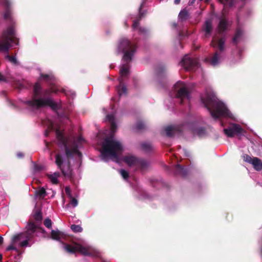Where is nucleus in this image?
I'll return each instance as SVG.
<instances>
[{
	"label": "nucleus",
	"instance_id": "1",
	"mask_svg": "<svg viewBox=\"0 0 262 262\" xmlns=\"http://www.w3.org/2000/svg\"><path fill=\"white\" fill-rule=\"evenodd\" d=\"M53 92L52 89H48L42 91L41 84L36 82L33 86L32 99L25 101V103L31 108L39 109L46 106H50L53 110L58 109L57 104L50 97Z\"/></svg>",
	"mask_w": 262,
	"mask_h": 262
},
{
	"label": "nucleus",
	"instance_id": "2",
	"mask_svg": "<svg viewBox=\"0 0 262 262\" xmlns=\"http://www.w3.org/2000/svg\"><path fill=\"white\" fill-rule=\"evenodd\" d=\"M202 102L210 112L214 119L221 117H230V112L225 105L219 101L212 91H207L205 97L201 98Z\"/></svg>",
	"mask_w": 262,
	"mask_h": 262
},
{
	"label": "nucleus",
	"instance_id": "3",
	"mask_svg": "<svg viewBox=\"0 0 262 262\" xmlns=\"http://www.w3.org/2000/svg\"><path fill=\"white\" fill-rule=\"evenodd\" d=\"M122 150V145L119 142L114 140L112 137L106 138L102 145V158L105 159L110 156L116 158L117 154L121 152Z\"/></svg>",
	"mask_w": 262,
	"mask_h": 262
},
{
	"label": "nucleus",
	"instance_id": "4",
	"mask_svg": "<svg viewBox=\"0 0 262 262\" xmlns=\"http://www.w3.org/2000/svg\"><path fill=\"white\" fill-rule=\"evenodd\" d=\"M119 49L124 53L123 59L127 62L132 60V57L136 52L137 46L135 42H132L127 38L123 37L119 40Z\"/></svg>",
	"mask_w": 262,
	"mask_h": 262
},
{
	"label": "nucleus",
	"instance_id": "5",
	"mask_svg": "<svg viewBox=\"0 0 262 262\" xmlns=\"http://www.w3.org/2000/svg\"><path fill=\"white\" fill-rule=\"evenodd\" d=\"M3 43H0V51L8 52L11 47L10 43L18 45V39L15 37V32L13 27H9L2 35Z\"/></svg>",
	"mask_w": 262,
	"mask_h": 262
},
{
	"label": "nucleus",
	"instance_id": "6",
	"mask_svg": "<svg viewBox=\"0 0 262 262\" xmlns=\"http://www.w3.org/2000/svg\"><path fill=\"white\" fill-rule=\"evenodd\" d=\"M55 132L59 145L64 147L68 158L72 157L74 154H77L79 156H81V153L79 151L77 145L74 144L71 148H69L67 144L68 140L63 133L59 129H56Z\"/></svg>",
	"mask_w": 262,
	"mask_h": 262
},
{
	"label": "nucleus",
	"instance_id": "7",
	"mask_svg": "<svg viewBox=\"0 0 262 262\" xmlns=\"http://www.w3.org/2000/svg\"><path fill=\"white\" fill-rule=\"evenodd\" d=\"M174 88L175 90L177 91V97L180 99L181 104L183 103L184 100H189L190 99V92L183 82L178 81L174 84Z\"/></svg>",
	"mask_w": 262,
	"mask_h": 262
},
{
	"label": "nucleus",
	"instance_id": "8",
	"mask_svg": "<svg viewBox=\"0 0 262 262\" xmlns=\"http://www.w3.org/2000/svg\"><path fill=\"white\" fill-rule=\"evenodd\" d=\"M224 134L230 138L233 137L234 136H240L244 131L242 126L236 123L231 124L227 128H224Z\"/></svg>",
	"mask_w": 262,
	"mask_h": 262
},
{
	"label": "nucleus",
	"instance_id": "9",
	"mask_svg": "<svg viewBox=\"0 0 262 262\" xmlns=\"http://www.w3.org/2000/svg\"><path fill=\"white\" fill-rule=\"evenodd\" d=\"M1 4L5 8L4 18L5 20L13 24V18L11 12V3L10 0H0Z\"/></svg>",
	"mask_w": 262,
	"mask_h": 262
},
{
	"label": "nucleus",
	"instance_id": "10",
	"mask_svg": "<svg viewBox=\"0 0 262 262\" xmlns=\"http://www.w3.org/2000/svg\"><path fill=\"white\" fill-rule=\"evenodd\" d=\"M182 66L187 71L193 70L199 66L197 60L191 58L187 55L184 57L181 61Z\"/></svg>",
	"mask_w": 262,
	"mask_h": 262
},
{
	"label": "nucleus",
	"instance_id": "11",
	"mask_svg": "<svg viewBox=\"0 0 262 262\" xmlns=\"http://www.w3.org/2000/svg\"><path fill=\"white\" fill-rule=\"evenodd\" d=\"M226 41V38L222 37L220 38H213L210 43V45L213 48H217L219 53H221L224 52L225 49V43Z\"/></svg>",
	"mask_w": 262,
	"mask_h": 262
},
{
	"label": "nucleus",
	"instance_id": "12",
	"mask_svg": "<svg viewBox=\"0 0 262 262\" xmlns=\"http://www.w3.org/2000/svg\"><path fill=\"white\" fill-rule=\"evenodd\" d=\"M167 137H172L174 135H181L182 133V127L179 125H170L164 128Z\"/></svg>",
	"mask_w": 262,
	"mask_h": 262
},
{
	"label": "nucleus",
	"instance_id": "13",
	"mask_svg": "<svg viewBox=\"0 0 262 262\" xmlns=\"http://www.w3.org/2000/svg\"><path fill=\"white\" fill-rule=\"evenodd\" d=\"M60 170L64 177L70 179L71 181L74 180V174L71 166L70 161H68L67 167H62L60 169Z\"/></svg>",
	"mask_w": 262,
	"mask_h": 262
},
{
	"label": "nucleus",
	"instance_id": "14",
	"mask_svg": "<svg viewBox=\"0 0 262 262\" xmlns=\"http://www.w3.org/2000/svg\"><path fill=\"white\" fill-rule=\"evenodd\" d=\"M150 166V163L149 161L143 159H139L137 164V168L139 169L142 172L146 171Z\"/></svg>",
	"mask_w": 262,
	"mask_h": 262
},
{
	"label": "nucleus",
	"instance_id": "15",
	"mask_svg": "<svg viewBox=\"0 0 262 262\" xmlns=\"http://www.w3.org/2000/svg\"><path fill=\"white\" fill-rule=\"evenodd\" d=\"M139 158H138L137 157L130 155H128L124 156L123 157V161L127 164L128 166L131 167L133 166H137L138 161L139 160Z\"/></svg>",
	"mask_w": 262,
	"mask_h": 262
},
{
	"label": "nucleus",
	"instance_id": "16",
	"mask_svg": "<svg viewBox=\"0 0 262 262\" xmlns=\"http://www.w3.org/2000/svg\"><path fill=\"white\" fill-rule=\"evenodd\" d=\"M221 58V53L219 51H216L211 57H208L205 58V61L209 62L213 66H215L219 63V60Z\"/></svg>",
	"mask_w": 262,
	"mask_h": 262
},
{
	"label": "nucleus",
	"instance_id": "17",
	"mask_svg": "<svg viewBox=\"0 0 262 262\" xmlns=\"http://www.w3.org/2000/svg\"><path fill=\"white\" fill-rule=\"evenodd\" d=\"M129 69V67L127 63L121 66L120 69V77L118 78V81L121 84L123 82V78L127 77Z\"/></svg>",
	"mask_w": 262,
	"mask_h": 262
},
{
	"label": "nucleus",
	"instance_id": "18",
	"mask_svg": "<svg viewBox=\"0 0 262 262\" xmlns=\"http://www.w3.org/2000/svg\"><path fill=\"white\" fill-rule=\"evenodd\" d=\"M203 30L205 32V36H209L212 32V21L210 19L206 20L203 26Z\"/></svg>",
	"mask_w": 262,
	"mask_h": 262
},
{
	"label": "nucleus",
	"instance_id": "19",
	"mask_svg": "<svg viewBox=\"0 0 262 262\" xmlns=\"http://www.w3.org/2000/svg\"><path fill=\"white\" fill-rule=\"evenodd\" d=\"M243 35V30L241 28H237L236 30L235 35L232 39L233 43L234 45H236L239 41Z\"/></svg>",
	"mask_w": 262,
	"mask_h": 262
},
{
	"label": "nucleus",
	"instance_id": "20",
	"mask_svg": "<svg viewBox=\"0 0 262 262\" xmlns=\"http://www.w3.org/2000/svg\"><path fill=\"white\" fill-rule=\"evenodd\" d=\"M251 164L253 165L254 169L256 171H260L262 169V161L257 157H253Z\"/></svg>",
	"mask_w": 262,
	"mask_h": 262
},
{
	"label": "nucleus",
	"instance_id": "21",
	"mask_svg": "<svg viewBox=\"0 0 262 262\" xmlns=\"http://www.w3.org/2000/svg\"><path fill=\"white\" fill-rule=\"evenodd\" d=\"M145 1L146 0H144V1H143L141 3V4L139 8V18H138L137 20H135L133 23L132 27L134 29H136L138 27L139 25V21L141 19V18L143 16V13L141 12V10H142V8L143 7V6L144 5Z\"/></svg>",
	"mask_w": 262,
	"mask_h": 262
},
{
	"label": "nucleus",
	"instance_id": "22",
	"mask_svg": "<svg viewBox=\"0 0 262 262\" xmlns=\"http://www.w3.org/2000/svg\"><path fill=\"white\" fill-rule=\"evenodd\" d=\"M63 233L58 230H52L51 232V237L54 240L60 241V238L63 237Z\"/></svg>",
	"mask_w": 262,
	"mask_h": 262
},
{
	"label": "nucleus",
	"instance_id": "23",
	"mask_svg": "<svg viewBox=\"0 0 262 262\" xmlns=\"http://www.w3.org/2000/svg\"><path fill=\"white\" fill-rule=\"evenodd\" d=\"M60 176V173L59 172H55L53 174H47V177L53 184H57L58 183V178Z\"/></svg>",
	"mask_w": 262,
	"mask_h": 262
},
{
	"label": "nucleus",
	"instance_id": "24",
	"mask_svg": "<svg viewBox=\"0 0 262 262\" xmlns=\"http://www.w3.org/2000/svg\"><path fill=\"white\" fill-rule=\"evenodd\" d=\"M193 133L199 137L202 138L206 135V128L204 127H199L194 129Z\"/></svg>",
	"mask_w": 262,
	"mask_h": 262
},
{
	"label": "nucleus",
	"instance_id": "25",
	"mask_svg": "<svg viewBox=\"0 0 262 262\" xmlns=\"http://www.w3.org/2000/svg\"><path fill=\"white\" fill-rule=\"evenodd\" d=\"M134 128L138 132L142 131L146 128V124L142 120H139L137 121Z\"/></svg>",
	"mask_w": 262,
	"mask_h": 262
},
{
	"label": "nucleus",
	"instance_id": "26",
	"mask_svg": "<svg viewBox=\"0 0 262 262\" xmlns=\"http://www.w3.org/2000/svg\"><path fill=\"white\" fill-rule=\"evenodd\" d=\"M77 252L81 253L82 254L86 256L91 255V252L90 250L81 245H77Z\"/></svg>",
	"mask_w": 262,
	"mask_h": 262
},
{
	"label": "nucleus",
	"instance_id": "27",
	"mask_svg": "<svg viewBox=\"0 0 262 262\" xmlns=\"http://www.w3.org/2000/svg\"><path fill=\"white\" fill-rule=\"evenodd\" d=\"M189 13L186 9H183L180 11L179 14V18L182 21H186L189 18Z\"/></svg>",
	"mask_w": 262,
	"mask_h": 262
},
{
	"label": "nucleus",
	"instance_id": "28",
	"mask_svg": "<svg viewBox=\"0 0 262 262\" xmlns=\"http://www.w3.org/2000/svg\"><path fill=\"white\" fill-rule=\"evenodd\" d=\"M77 245L78 244H76L75 245H71L70 244H66L64 246V248L68 252L74 254L77 252Z\"/></svg>",
	"mask_w": 262,
	"mask_h": 262
},
{
	"label": "nucleus",
	"instance_id": "29",
	"mask_svg": "<svg viewBox=\"0 0 262 262\" xmlns=\"http://www.w3.org/2000/svg\"><path fill=\"white\" fill-rule=\"evenodd\" d=\"M227 21L224 18H222L220 20L218 28L219 29L220 32H224L227 29Z\"/></svg>",
	"mask_w": 262,
	"mask_h": 262
},
{
	"label": "nucleus",
	"instance_id": "30",
	"mask_svg": "<svg viewBox=\"0 0 262 262\" xmlns=\"http://www.w3.org/2000/svg\"><path fill=\"white\" fill-rule=\"evenodd\" d=\"M63 160L62 156L59 154H57L55 156V163L60 169L63 167Z\"/></svg>",
	"mask_w": 262,
	"mask_h": 262
},
{
	"label": "nucleus",
	"instance_id": "31",
	"mask_svg": "<svg viewBox=\"0 0 262 262\" xmlns=\"http://www.w3.org/2000/svg\"><path fill=\"white\" fill-rule=\"evenodd\" d=\"M142 149L145 152H149L153 150V146L150 143H143L141 144Z\"/></svg>",
	"mask_w": 262,
	"mask_h": 262
},
{
	"label": "nucleus",
	"instance_id": "32",
	"mask_svg": "<svg viewBox=\"0 0 262 262\" xmlns=\"http://www.w3.org/2000/svg\"><path fill=\"white\" fill-rule=\"evenodd\" d=\"M118 93L119 96H121L123 94H125L127 92V89L124 85L123 82L121 84L120 83L119 86H117Z\"/></svg>",
	"mask_w": 262,
	"mask_h": 262
},
{
	"label": "nucleus",
	"instance_id": "33",
	"mask_svg": "<svg viewBox=\"0 0 262 262\" xmlns=\"http://www.w3.org/2000/svg\"><path fill=\"white\" fill-rule=\"evenodd\" d=\"M176 172L183 176L186 174L185 169L180 164H177L176 166Z\"/></svg>",
	"mask_w": 262,
	"mask_h": 262
},
{
	"label": "nucleus",
	"instance_id": "34",
	"mask_svg": "<svg viewBox=\"0 0 262 262\" xmlns=\"http://www.w3.org/2000/svg\"><path fill=\"white\" fill-rule=\"evenodd\" d=\"M71 230L75 233L81 232L83 230L82 228L78 225H72L71 226Z\"/></svg>",
	"mask_w": 262,
	"mask_h": 262
},
{
	"label": "nucleus",
	"instance_id": "35",
	"mask_svg": "<svg viewBox=\"0 0 262 262\" xmlns=\"http://www.w3.org/2000/svg\"><path fill=\"white\" fill-rule=\"evenodd\" d=\"M35 233V232L27 229V231L25 233H23L24 234V236H25L28 239H30L34 237Z\"/></svg>",
	"mask_w": 262,
	"mask_h": 262
},
{
	"label": "nucleus",
	"instance_id": "36",
	"mask_svg": "<svg viewBox=\"0 0 262 262\" xmlns=\"http://www.w3.org/2000/svg\"><path fill=\"white\" fill-rule=\"evenodd\" d=\"M36 194L37 195L39 196L40 198H43L47 195V192L45 189L43 187H41L36 191Z\"/></svg>",
	"mask_w": 262,
	"mask_h": 262
},
{
	"label": "nucleus",
	"instance_id": "37",
	"mask_svg": "<svg viewBox=\"0 0 262 262\" xmlns=\"http://www.w3.org/2000/svg\"><path fill=\"white\" fill-rule=\"evenodd\" d=\"M221 3L224 5V8L231 7L233 5V0H219Z\"/></svg>",
	"mask_w": 262,
	"mask_h": 262
},
{
	"label": "nucleus",
	"instance_id": "38",
	"mask_svg": "<svg viewBox=\"0 0 262 262\" xmlns=\"http://www.w3.org/2000/svg\"><path fill=\"white\" fill-rule=\"evenodd\" d=\"M34 218L36 221H41L42 219V213L40 211L35 212L34 214Z\"/></svg>",
	"mask_w": 262,
	"mask_h": 262
},
{
	"label": "nucleus",
	"instance_id": "39",
	"mask_svg": "<svg viewBox=\"0 0 262 262\" xmlns=\"http://www.w3.org/2000/svg\"><path fill=\"white\" fill-rule=\"evenodd\" d=\"M40 77L47 82H50L53 78L52 76H50L48 74H41Z\"/></svg>",
	"mask_w": 262,
	"mask_h": 262
},
{
	"label": "nucleus",
	"instance_id": "40",
	"mask_svg": "<svg viewBox=\"0 0 262 262\" xmlns=\"http://www.w3.org/2000/svg\"><path fill=\"white\" fill-rule=\"evenodd\" d=\"M23 235L24 234L23 233L14 235L12 239V242L14 243H16L22 238Z\"/></svg>",
	"mask_w": 262,
	"mask_h": 262
},
{
	"label": "nucleus",
	"instance_id": "41",
	"mask_svg": "<svg viewBox=\"0 0 262 262\" xmlns=\"http://www.w3.org/2000/svg\"><path fill=\"white\" fill-rule=\"evenodd\" d=\"M165 68L163 66H160L159 67H158L156 69V72L158 75H162L165 72Z\"/></svg>",
	"mask_w": 262,
	"mask_h": 262
},
{
	"label": "nucleus",
	"instance_id": "42",
	"mask_svg": "<svg viewBox=\"0 0 262 262\" xmlns=\"http://www.w3.org/2000/svg\"><path fill=\"white\" fill-rule=\"evenodd\" d=\"M27 229L35 232L37 229V226L34 223L29 222L28 225Z\"/></svg>",
	"mask_w": 262,
	"mask_h": 262
},
{
	"label": "nucleus",
	"instance_id": "43",
	"mask_svg": "<svg viewBox=\"0 0 262 262\" xmlns=\"http://www.w3.org/2000/svg\"><path fill=\"white\" fill-rule=\"evenodd\" d=\"M44 225L48 229H51L52 227V221L49 219H46L43 222Z\"/></svg>",
	"mask_w": 262,
	"mask_h": 262
},
{
	"label": "nucleus",
	"instance_id": "44",
	"mask_svg": "<svg viewBox=\"0 0 262 262\" xmlns=\"http://www.w3.org/2000/svg\"><path fill=\"white\" fill-rule=\"evenodd\" d=\"M253 158H252L248 155L245 154L243 156V160L244 161L247 162L251 164Z\"/></svg>",
	"mask_w": 262,
	"mask_h": 262
},
{
	"label": "nucleus",
	"instance_id": "45",
	"mask_svg": "<svg viewBox=\"0 0 262 262\" xmlns=\"http://www.w3.org/2000/svg\"><path fill=\"white\" fill-rule=\"evenodd\" d=\"M6 57H7V58H8L9 59V60L11 62H12V63H14L15 64L17 63V61L16 58H15V57L12 56H10L9 55H7L6 56Z\"/></svg>",
	"mask_w": 262,
	"mask_h": 262
},
{
	"label": "nucleus",
	"instance_id": "46",
	"mask_svg": "<svg viewBox=\"0 0 262 262\" xmlns=\"http://www.w3.org/2000/svg\"><path fill=\"white\" fill-rule=\"evenodd\" d=\"M120 173L121 175L122 176V177L124 179H127L129 177V174H128V172L127 171L125 170L124 169H121L120 171Z\"/></svg>",
	"mask_w": 262,
	"mask_h": 262
},
{
	"label": "nucleus",
	"instance_id": "47",
	"mask_svg": "<svg viewBox=\"0 0 262 262\" xmlns=\"http://www.w3.org/2000/svg\"><path fill=\"white\" fill-rule=\"evenodd\" d=\"M71 198L72 199V200L70 202V204H71V205H72L73 207H76L78 205L77 200L75 198H73L72 196Z\"/></svg>",
	"mask_w": 262,
	"mask_h": 262
},
{
	"label": "nucleus",
	"instance_id": "48",
	"mask_svg": "<svg viewBox=\"0 0 262 262\" xmlns=\"http://www.w3.org/2000/svg\"><path fill=\"white\" fill-rule=\"evenodd\" d=\"M106 118L110 123L115 122V118L113 115H107L106 116Z\"/></svg>",
	"mask_w": 262,
	"mask_h": 262
},
{
	"label": "nucleus",
	"instance_id": "49",
	"mask_svg": "<svg viewBox=\"0 0 262 262\" xmlns=\"http://www.w3.org/2000/svg\"><path fill=\"white\" fill-rule=\"evenodd\" d=\"M65 192L67 195H68L70 198H72V195L71 193V189L69 186H66L65 188Z\"/></svg>",
	"mask_w": 262,
	"mask_h": 262
},
{
	"label": "nucleus",
	"instance_id": "50",
	"mask_svg": "<svg viewBox=\"0 0 262 262\" xmlns=\"http://www.w3.org/2000/svg\"><path fill=\"white\" fill-rule=\"evenodd\" d=\"M28 239L27 238V239L21 242L20 243V246L22 247H26L28 245Z\"/></svg>",
	"mask_w": 262,
	"mask_h": 262
},
{
	"label": "nucleus",
	"instance_id": "51",
	"mask_svg": "<svg viewBox=\"0 0 262 262\" xmlns=\"http://www.w3.org/2000/svg\"><path fill=\"white\" fill-rule=\"evenodd\" d=\"M117 128V125L115 122L111 123V129L112 132H115Z\"/></svg>",
	"mask_w": 262,
	"mask_h": 262
},
{
	"label": "nucleus",
	"instance_id": "52",
	"mask_svg": "<svg viewBox=\"0 0 262 262\" xmlns=\"http://www.w3.org/2000/svg\"><path fill=\"white\" fill-rule=\"evenodd\" d=\"M139 31L141 33L146 34L147 32V30L146 28H145L139 27Z\"/></svg>",
	"mask_w": 262,
	"mask_h": 262
},
{
	"label": "nucleus",
	"instance_id": "53",
	"mask_svg": "<svg viewBox=\"0 0 262 262\" xmlns=\"http://www.w3.org/2000/svg\"><path fill=\"white\" fill-rule=\"evenodd\" d=\"M6 250L7 251H10L11 250H16V248L14 246H13V245H11L9 246L7 248Z\"/></svg>",
	"mask_w": 262,
	"mask_h": 262
},
{
	"label": "nucleus",
	"instance_id": "54",
	"mask_svg": "<svg viewBox=\"0 0 262 262\" xmlns=\"http://www.w3.org/2000/svg\"><path fill=\"white\" fill-rule=\"evenodd\" d=\"M16 156H17V157L19 159H21L24 157L23 153H22L21 152H17Z\"/></svg>",
	"mask_w": 262,
	"mask_h": 262
},
{
	"label": "nucleus",
	"instance_id": "55",
	"mask_svg": "<svg viewBox=\"0 0 262 262\" xmlns=\"http://www.w3.org/2000/svg\"><path fill=\"white\" fill-rule=\"evenodd\" d=\"M6 80L4 76L0 73V81H6Z\"/></svg>",
	"mask_w": 262,
	"mask_h": 262
},
{
	"label": "nucleus",
	"instance_id": "56",
	"mask_svg": "<svg viewBox=\"0 0 262 262\" xmlns=\"http://www.w3.org/2000/svg\"><path fill=\"white\" fill-rule=\"evenodd\" d=\"M3 237L0 235V244H2L3 243Z\"/></svg>",
	"mask_w": 262,
	"mask_h": 262
},
{
	"label": "nucleus",
	"instance_id": "57",
	"mask_svg": "<svg viewBox=\"0 0 262 262\" xmlns=\"http://www.w3.org/2000/svg\"><path fill=\"white\" fill-rule=\"evenodd\" d=\"M180 0H174V4L178 5L180 3Z\"/></svg>",
	"mask_w": 262,
	"mask_h": 262
},
{
	"label": "nucleus",
	"instance_id": "58",
	"mask_svg": "<svg viewBox=\"0 0 262 262\" xmlns=\"http://www.w3.org/2000/svg\"><path fill=\"white\" fill-rule=\"evenodd\" d=\"M3 258V256L1 254H0V262L2 261Z\"/></svg>",
	"mask_w": 262,
	"mask_h": 262
},
{
	"label": "nucleus",
	"instance_id": "59",
	"mask_svg": "<svg viewBox=\"0 0 262 262\" xmlns=\"http://www.w3.org/2000/svg\"><path fill=\"white\" fill-rule=\"evenodd\" d=\"M102 262H108V261H107L104 260H102Z\"/></svg>",
	"mask_w": 262,
	"mask_h": 262
},
{
	"label": "nucleus",
	"instance_id": "60",
	"mask_svg": "<svg viewBox=\"0 0 262 262\" xmlns=\"http://www.w3.org/2000/svg\"><path fill=\"white\" fill-rule=\"evenodd\" d=\"M48 134V133H46V134H45L46 136H47Z\"/></svg>",
	"mask_w": 262,
	"mask_h": 262
},
{
	"label": "nucleus",
	"instance_id": "61",
	"mask_svg": "<svg viewBox=\"0 0 262 262\" xmlns=\"http://www.w3.org/2000/svg\"><path fill=\"white\" fill-rule=\"evenodd\" d=\"M173 26H174V27H176L177 26V24H173Z\"/></svg>",
	"mask_w": 262,
	"mask_h": 262
},
{
	"label": "nucleus",
	"instance_id": "62",
	"mask_svg": "<svg viewBox=\"0 0 262 262\" xmlns=\"http://www.w3.org/2000/svg\"><path fill=\"white\" fill-rule=\"evenodd\" d=\"M208 0H206V1H207Z\"/></svg>",
	"mask_w": 262,
	"mask_h": 262
}]
</instances>
